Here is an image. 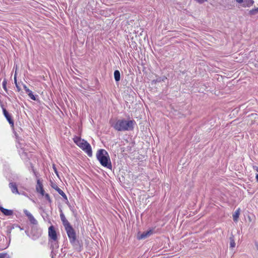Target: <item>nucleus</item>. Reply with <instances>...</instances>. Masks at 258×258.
<instances>
[{
	"mask_svg": "<svg viewBox=\"0 0 258 258\" xmlns=\"http://www.w3.org/2000/svg\"><path fill=\"white\" fill-rule=\"evenodd\" d=\"M253 169L255 170L258 172V167L257 166H254L253 167Z\"/></svg>",
	"mask_w": 258,
	"mask_h": 258,
	"instance_id": "30",
	"label": "nucleus"
},
{
	"mask_svg": "<svg viewBox=\"0 0 258 258\" xmlns=\"http://www.w3.org/2000/svg\"><path fill=\"white\" fill-rule=\"evenodd\" d=\"M254 3V1L253 0H244V7H249L252 6Z\"/></svg>",
	"mask_w": 258,
	"mask_h": 258,
	"instance_id": "16",
	"label": "nucleus"
},
{
	"mask_svg": "<svg viewBox=\"0 0 258 258\" xmlns=\"http://www.w3.org/2000/svg\"><path fill=\"white\" fill-rule=\"evenodd\" d=\"M73 141L80 148L84 150L89 156L91 157L92 155L91 147L87 141L77 136H75L73 138Z\"/></svg>",
	"mask_w": 258,
	"mask_h": 258,
	"instance_id": "3",
	"label": "nucleus"
},
{
	"mask_svg": "<svg viewBox=\"0 0 258 258\" xmlns=\"http://www.w3.org/2000/svg\"><path fill=\"white\" fill-rule=\"evenodd\" d=\"M255 246H256V252L258 254V244L257 243H255Z\"/></svg>",
	"mask_w": 258,
	"mask_h": 258,
	"instance_id": "29",
	"label": "nucleus"
},
{
	"mask_svg": "<svg viewBox=\"0 0 258 258\" xmlns=\"http://www.w3.org/2000/svg\"><path fill=\"white\" fill-rule=\"evenodd\" d=\"M236 2H237L239 4H241L243 2H244V0H236Z\"/></svg>",
	"mask_w": 258,
	"mask_h": 258,
	"instance_id": "25",
	"label": "nucleus"
},
{
	"mask_svg": "<svg viewBox=\"0 0 258 258\" xmlns=\"http://www.w3.org/2000/svg\"><path fill=\"white\" fill-rule=\"evenodd\" d=\"M166 79H167V78L165 76L161 78L162 81H165Z\"/></svg>",
	"mask_w": 258,
	"mask_h": 258,
	"instance_id": "28",
	"label": "nucleus"
},
{
	"mask_svg": "<svg viewBox=\"0 0 258 258\" xmlns=\"http://www.w3.org/2000/svg\"><path fill=\"white\" fill-rule=\"evenodd\" d=\"M9 187L11 189L12 193L15 194H20L16 183L15 182H10L9 184Z\"/></svg>",
	"mask_w": 258,
	"mask_h": 258,
	"instance_id": "9",
	"label": "nucleus"
},
{
	"mask_svg": "<svg viewBox=\"0 0 258 258\" xmlns=\"http://www.w3.org/2000/svg\"><path fill=\"white\" fill-rule=\"evenodd\" d=\"M2 86H3V87L4 88V89L5 90V91H7V81L6 80H4L3 83H2Z\"/></svg>",
	"mask_w": 258,
	"mask_h": 258,
	"instance_id": "20",
	"label": "nucleus"
},
{
	"mask_svg": "<svg viewBox=\"0 0 258 258\" xmlns=\"http://www.w3.org/2000/svg\"><path fill=\"white\" fill-rule=\"evenodd\" d=\"M43 196H44L45 199L49 202H51V200H50V197H49V195L48 194H45L44 193V195H43Z\"/></svg>",
	"mask_w": 258,
	"mask_h": 258,
	"instance_id": "21",
	"label": "nucleus"
},
{
	"mask_svg": "<svg viewBox=\"0 0 258 258\" xmlns=\"http://www.w3.org/2000/svg\"><path fill=\"white\" fill-rule=\"evenodd\" d=\"M16 86L17 88L18 89V90L19 91L20 90V88L18 86V84L16 85Z\"/></svg>",
	"mask_w": 258,
	"mask_h": 258,
	"instance_id": "31",
	"label": "nucleus"
},
{
	"mask_svg": "<svg viewBox=\"0 0 258 258\" xmlns=\"http://www.w3.org/2000/svg\"><path fill=\"white\" fill-rule=\"evenodd\" d=\"M240 209L238 208L233 215V219L235 222H237L238 221V219L240 215Z\"/></svg>",
	"mask_w": 258,
	"mask_h": 258,
	"instance_id": "14",
	"label": "nucleus"
},
{
	"mask_svg": "<svg viewBox=\"0 0 258 258\" xmlns=\"http://www.w3.org/2000/svg\"><path fill=\"white\" fill-rule=\"evenodd\" d=\"M135 123V122L134 120L118 119L111 125L115 130L121 132L133 130Z\"/></svg>",
	"mask_w": 258,
	"mask_h": 258,
	"instance_id": "1",
	"label": "nucleus"
},
{
	"mask_svg": "<svg viewBox=\"0 0 258 258\" xmlns=\"http://www.w3.org/2000/svg\"><path fill=\"white\" fill-rule=\"evenodd\" d=\"M28 94V95L29 96V97L33 100H36V98L35 97V96L33 95L32 92L31 91L30 92H29Z\"/></svg>",
	"mask_w": 258,
	"mask_h": 258,
	"instance_id": "18",
	"label": "nucleus"
},
{
	"mask_svg": "<svg viewBox=\"0 0 258 258\" xmlns=\"http://www.w3.org/2000/svg\"><path fill=\"white\" fill-rule=\"evenodd\" d=\"M96 157L102 166L110 169L112 168V165L109 156L105 150H99L97 152Z\"/></svg>",
	"mask_w": 258,
	"mask_h": 258,
	"instance_id": "2",
	"label": "nucleus"
},
{
	"mask_svg": "<svg viewBox=\"0 0 258 258\" xmlns=\"http://www.w3.org/2000/svg\"><path fill=\"white\" fill-rule=\"evenodd\" d=\"M153 234V231L152 230H149L148 231L144 232L143 233L141 234H139L138 236V238L139 239H145L150 236H151Z\"/></svg>",
	"mask_w": 258,
	"mask_h": 258,
	"instance_id": "8",
	"label": "nucleus"
},
{
	"mask_svg": "<svg viewBox=\"0 0 258 258\" xmlns=\"http://www.w3.org/2000/svg\"><path fill=\"white\" fill-rule=\"evenodd\" d=\"M53 170H54V172L56 173V174L58 176V172L57 171V169L56 168V167H55V166L53 165Z\"/></svg>",
	"mask_w": 258,
	"mask_h": 258,
	"instance_id": "23",
	"label": "nucleus"
},
{
	"mask_svg": "<svg viewBox=\"0 0 258 258\" xmlns=\"http://www.w3.org/2000/svg\"><path fill=\"white\" fill-rule=\"evenodd\" d=\"M255 178L256 181L258 182V174L256 175Z\"/></svg>",
	"mask_w": 258,
	"mask_h": 258,
	"instance_id": "32",
	"label": "nucleus"
},
{
	"mask_svg": "<svg viewBox=\"0 0 258 258\" xmlns=\"http://www.w3.org/2000/svg\"><path fill=\"white\" fill-rule=\"evenodd\" d=\"M162 81L161 78H159L156 79V82H160Z\"/></svg>",
	"mask_w": 258,
	"mask_h": 258,
	"instance_id": "27",
	"label": "nucleus"
},
{
	"mask_svg": "<svg viewBox=\"0 0 258 258\" xmlns=\"http://www.w3.org/2000/svg\"><path fill=\"white\" fill-rule=\"evenodd\" d=\"M14 81H15V85H17V83L16 75V74L15 75V76H14Z\"/></svg>",
	"mask_w": 258,
	"mask_h": 258,
	"instance_id": "26",
	"label": "nucleus"
},
{
	"mask_svg": "<svg viewBox=\"0 0 258 258\" xmlns=\"http://www.w3.org/2000/svg\"><path fill=\"white\" fill-rule=\"evenodd\" d=\"M114 79L116 82H118L120 79V72L118 70H115L114 72Z\"/></svg>",
	"mask_w": 258,
	"mask_h": 258,
	"instance_id": "15",
	"label": "nucleus"
},
{
	"mask_svg": "<svg viewBox=\"0 0 258 258\" xmlns=\"http://www.w3.org/2000/svg\"><path fill=\"white\" fill-rule=\"evenodd\" d=\"M66 229L67 231L68 236L70 239V241L71 243H74L76 241V233L74 231V230L71 226L69 227H67Z\"/></svg>",
	"mask_w": 258,
	"mask_h": 258,
	"instance_id": "5",
	"label": "nucleus"
},
{
	"mask_svg": "<svg viewBox=\"0 0 258 258\" xmlns=\"http://www.w3.org/2000/svg\"><path fill=\"white\" fill-rule=\"evenodd\" d=\"M48 237L50 239L52 249L58 248L57 236L56 231L53 226H50L48 228Z\"/></svg>",
	"mask_w": 258,
	"mask_h": 258,
	"instance_id": "4",
	"label": "nucleus"
},
{
	"mask_svg": "<svg viewBox=\"0 0 258 258\" xmlns=\"http://www.w3.org/2000/svg\"><path fill=\"white\" fill-rule=\"evenodd\" d=\"M0 258H10L7 253H0Z\"/></svg>",
	"mask_w": 258,
	"mask_h": 258,
	"instance_id": "19",
	"label": "nucleus"
},
{
	"mask_svg": "<svg viewBox=\"0 0 258 258\" xmlns=\"http://www.w3.org/2000/svg\"><path fill=\"white\" fill-rule=\"evenodd\" d=\"M60 217L65 228L71 226L69 221L66 218L62 212L60 214Z\"/></svg>",
	"mask_w": 258,
	"mask_h": 258,
	"instance_id": "10",
	"label": "nucleus"
},
{
	"mask_svg": "<svg viewBox=\"0 0 258 258\" xmlns=\"http://www.w3.org/2000/svg\"><path fill=\"white\" fill-rule=\"evenodd\" d=\"M23 88L27 93H28L31 91V90L27 88L26 85H23Z\"/></svg>",
	"mask_w": 258,
	"mask_h": 258,
	"instance_id": "22",
	"label": "nucleus"
},
{
	"mask_svg": "<svg viewBox=\"0 0 258 258\" xmlns=\"http://www.w3.org/2000/svg\"><path fill=\"white\" fill-rule=\"evenodd\" d=\"M230 247L234 248L235 246V243L233 235H231L230 237Z\"/></svg>",
	"mask_w": 258,
	"mask_h": 258,
	"instance_id": "17",
	"label": "nucleus"
},
{
	"mask_svg": "<svg viewBox=\"0 0 258 258\" xmlns=\"http://www.w3.org/2000/svg\"><path fill=\"white\" fill-rule=\"evenodd\" d=\"M255 11L254 10V9H252L250 11V13L252 15H253L255 14Z\"/></svg>",
	"mask_w": 258,
	"mask_h": 258,
	"instance_id": "24",
	"label": "nucleus"
},
{
	"mask_svg": "<svg viewBox=\"0 0 258 258\" xmlns=\"http://www.w3.org/2000/svg\"><path fill=\"white\" fill-rule=\"evenodd\" d=\"M254 10L255 11V12H258V8L256 9H255Z\"/></svg>",
	"mask_w": 258,
	"mask_h": 258,
	"instance_id": "33",
	"label": "nucleus"
},
{
	"mask_svg": "<svg viewBox=\"0 0 258 258\" xmlns=\"http://www.w3.org/2000/svg\"><path fill=\"white\" fill-rule=\"evenodd\" d=\"M52 187L54 189H55L58 192V194L60 195H61L63 198H64L66 200H67V197L66 195L64 194V192L60 188H59L58 187V186L57 185L54 184L52 186Z\"/></svg>",
	"mask_w": 258,
	"mask_h": 258,
	"instance_id": "11",
	"label": "nucleus"
},
{
	"mask_svg": "<svg viewBox=\"0 0 258 258\" xmlns=\"http://www.w3.org/2000/svg\"><path fill=\"white\" fill-rule=\"evenodd\" d=\"M36 190L37 192L40 193L42 196L44 195V190L43 188V184L40 179H37Z\"/></svg>",
	"mask_w": 258,
	"mask_h": 258,
	"instance_id": "7",
	"label": "nucleus"
},
{
	"mask_svg": "<svg viewBox=\"0 0 258 258\" xmlns=\"http://www.w3.org/2000/svg\"><path fill=\"white\" fill-rule=\"evenodd\" d=\"M3 112H4V114L5 115V116L6 117V118H7V119L8 120V121H9L10 124L13 125L14 124L13 121L12 119L11 118L10 115L9 114V113L7 112V111L6 110V109L3 108Z\"/></svg>",
	"mask_w": 258,
	"mask_h": 258,
	"instance_id": "12",
	"label": "nucleus"
},
{
	"mask_svg": "<svg viewBox=\"0 0 258 258\" xmlns=\"http://www.w3.org/2000/svg\"><path fill=\"white\" fill-rule=\"evenodd\" d=\"M24 213L27 216L30 223L34 225H37V221L35 219L33 216L27 210H24Z\"/></svg>",
	"mask_w": 258,
	"mask_h": 258,
	"instance_id": "6",
	"label": "nucleus"
},
{
	"mask_svg": "<svg viewBox=\"0 0 258 258\" xmlns=\"http://www.w3.org/2000/svg\"><path fill=\"white\" fill-rule=\"evenodd\" d=\"M0 211L6 216H11L13 213L12 210L5 209L2 206H0Z\"/></svg>",
	"mask_w": 258,
	"mask_h": 258,
	"instance_id": "13",
	"label": "nucleus"
}]
</instances>
